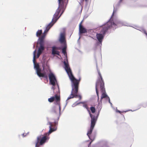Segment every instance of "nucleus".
I'll return each instance as SVG.
<instances>
[{
  "label": "nucleus",
  "instance_id": "f257e3e1",
  "mask_svg": "<svg viewBox=\"0 0 147 147\" xmlns=\"http://www.w3.org/2000/svg\"><path fill=\"white\" fill-rule=\"evenodd\" d=\"M65 65V69L67 72L69 76L71 82L72 89L71 94L67 98V100H68L74 98H79V100L82 98V96L78 94L79 84L80 79L79 80L76 79L73 76L71 70L70 69L68 63L65 61H64Z\"/></svg>",
  "mask_w": 147,
  "mask_h": 147
},
{
  "label": "nucleus",
  "instance_id": "f03ea898",
  "mask_svg": "<svg viewBox=\"0 0 147 147\" xmlns=\"http://www.w3.org/2000/svg\"><path fill=\"white\" fill-rule=\"evenodd\" d=\"M98 74L99 77L98 78L96 84V90L98 98H99V93L98 88L100 87L101 92L102 93L101 97V99L107 97L109 99V102H110V100L109 97H107L106 94L105 88V83L99 71H98Z\"/></svg>",
  "mask_w": 147,
  "mask_h": 147
},
{
  "label": "nucleus",
  "instance_id": "7ed1b4c3",
  "mask_svg": "<svg viewBox=\"0 0 147 147\" xmlns=\"http://www.w3.org/2000/svg\"><path fill=\"white\" fill-rule=\"evenodd\" d=\"M115 25L116 24L113 22L109 21L100 27V33H97L96 35L97 39L100 43H102L106 32L108 29L114 27V26L115 27Z\"/></svg>",
  "mask_w": 147,
  "mask_h": 147
},
{
  "label": "nucleus",
  "instance_id": "20e7f679",
  "mask_svg": "<svg viewBox=\"0 0 147 147\" xmlns=\"http://www.w3.org/2000/svg\"><path fill=\"white\" fill-rule=\"evenodd\" d=\"M59 7L53 15L52 22L55 23L60 17L64 12L65 9L64 7L65 4L66 6L68 3V0H58Z\"/></svg>",
  "mask_w": 147,
  "mask_h": 147
},
{
  "label": "nucleus",
  "instance_id": "39448f33",
  "mask_svg": "<svg viewBox=\"0 0 147 147\" xmlns=\"http://www.w3.org/2000/svg\"><path fill=\"white\" fill-rule=\"evenodd\" d=\"M88 111L91 118V125L90 129L89 130H88L87 133V135L89 138H90V135L91 134L97 121L98 116L99 114V111L98 114L96 116L91 114L89 110Z\"/></svg>",
  "mask_w": 147,
  "mask_h": 147
},
{
  "label": "nucleus",
  "instance_id": "423d86ee",
  "mask_svg": "<svg viewBox=\"0 0 147 147\" xmlns=\"http://www.w3.org/2000/svg\"><path fill=\"white\" fill-rule=\"evenodd\" d=\"M48 100L50 102H52L55 100L57 104L59 106V111L60 112L61 111V107L60 105V97L59 96H58V95L56 94L55 95V96L49 98Z\"/></svg>",
  "mask_w": 147,
  "mask_h": 147
},
{
  "label": "nucleus",
  "instance_id": "0eeeda50",
  "mask_svg": "<svg viewBox=\"0 0 147 147\" xmlns=\"http://www.w3.org/2000/svg\"><path fill=\"white\" fill-rule=\"evenodd\" d=\"M50 84L53 85L52 88L54 90V86H55L56 82H57V80L54 74L52 73H50L49 75Z\"/></svg>",
  "mask_w": 147,
  "mask_h": 147
},
{
  "label": "nucleus",
  "instance_id": "6e6552de",
  "mask_svg": "<svg viewBox=\"0 0 147 147\" xmlns=\"http://www.w3.org/2000/svg\"><path fill=\"white\" fill-rule=\"evenodd\" d=\"M82 22L79 24V31L81 34L85 33H86L87 30L86 29L83 27L82 25Z\"/></svg>",
  "mask_w": 147,
  "mask_h": 147
},
{
  "label": "nucleus",
  "instance_id": "1a4fd4ad",
  "mask_svg": "<svg viewBox=\"0 0 147 147\" xmlns=\"http://www.w3.org/2000/svg\"><path fill=\"white\" fill-rule=\"evenodd\" d=\"M46 33H45L44 32L42 35L39 38V43L42 44H44V40L45 37L46 35Z\"/></svg>",
  "mask_w": 147,
  "mask_h": 147
},
{
  "label": "nucleus",
  "instance_id": "9d476101",
  "mask_svg": "<svg viewBox=\"0 0 147 147\" xmlns=\"http://www.w3.org/2000/svg\"><path fill=\"white\" fill-rule=\"evenodd\" d=\"M55 23L51 22L50 23H49L46 27V29L45 31V33H47L51 27Z\"/></svg>",
  "mask_w": 147,
  "mask_h": 147
},
{
  "label": "nucleus",
  "instance_id": "9b49d317",
  "mask_svg": "<svg viewBox=\"0 0 147 147\" xmlns=\"http://www.w3.org/2000/svg\"><path fill=\"white\" fill-rule=\"evenodd\" d=\"M34 67L36 68V73L37 74H38L41 72V69L40 68L39 65L38 64H34Z\"/></svg>",
  "mask_w": 147,
  "mask_h": 147
},
{
  "label": "nucleus",
  "instance_id": "f8f14e48",
  "mask_svg": "<svg viewBox=\"0 0 147 147\" xmlns=\"http://www.w3.org/2000/svg\"><path fill=\"white\" fill-rule=\"evenodd\" d=\"M39 44L40 45V47L38 48V52L42 53L43 51L45 49L44 44Z\"/></svg>",
  "mask_w": 147,
  "mask_h": 147
},
{
  "label": "nucleus",
  "instance_id": "ddd939ff",
  "mask_svg": "<svg viewBox=\"0 0 147 147\" xmlns=\"http://www.w3.org/2000/svg\"><path fill=\"white\" fill-rule=\"evenodd\" d=\"M56 50L55 49V48L52 47V54L53 55H59V52L58 51Z\"/></svg>",
  "mask_w": 147,
  "mask_h": 147
},
{
  "label": "nucleus",
  "instance_id": "4468645a",
  "mask_svg": "<svg viewBox=\"0 0 147 147\" xmlns=\"http://www.w3.org/2000/svg\"><path fill=\"white\" fill-rule=\"evenodd\" d=\"M38 75L39 77H43L45 78L46 79H48V76L45 74V73H43L40 72L38 74Z\"/></svg>",
  "mask_w": 147,
  "mask_h": 147
},
{
  "label": "nucleus",
  "instance_id": "2eb2a0df",
  "mask_svg": "<svg viewBox=\"0 0 147 147\" xmlns=\"http://www.w3.org/2000/svg\"><path fill=\"white\" fill-rule=\"evenodd\" d=\"M60 41L61 43H63L65 41V36L63 34H61L60 39Z\"/></svg>",
  "mask_w": 147,
  "mask_h": 147
},
{
  "label": "nucleus",
  "instance_id": "dca6fc26",
  "mask_svg": "<svg viewBox=\"0 0 147 147\" xmlns=\"http://www.w3.org/2000/svg\"><path fill=\"white\" fill-rule=\"evenodd\" d=\"M42 33V30H38L36 33V36L37 37L40 36Z\"/></svg>",
  "mask_w": 147,
  "mask_h": 147
},
{
  "label": "nucleus",
  "instance_id": "f3484780",
  "mask_svg": "<svg viewBox=\"0 0 147 147\" xmlns=\"http://www.w3.org/2000/svg\"><path fill=\"white\" fill-rule=\"evenodd\" d=\"M36 51V50H35L34 51V52H33V62L34 64L35 63V62Z\"/></svg>",
  "mask_w": 147,
  "mask_h": 147
},
{
  "label": "nucleus",
  "instance_id": "a211bd4d",
  "mask_svg": "<svg viewBox=\"0 0 147 147\" xmlns=\"http://www.w3.org/2000/svg\"><path fill=\"white\" fill-rule=\"evenodd\" d=\"M66 48V47H65L62 49V52L65 55H67Z\"/></svg>",
  "mask_w": 147,
  "mask_h": 147
},
{
  "label": "nucleus",
  "instance_id": "6ab92c4d",
  "mask_svg": "<svg viewBox=\"0 0 147 147\" xmlns=\"http://www.w3.org/2000/svg\"><path fill=\"white\" fill-rule=\"evenodd\" d=\"M90 109L92 113H94L95 112V109L94 107H91L90 108Z\"/></svg>",
  "mask_w": 147,
  "mask_h": 147
},
{
  "label": "nucleus",
  "instance_id": "aec40b11",
  "mask_svg": "<svg viewBox=\"0 0 147 147\" xmlns=\"http://www.w3.org/2000/svg\"><path fill=\"white\" fill-rule=\"evenodd\" d=\"M83 106L85 108H86L87 109H88V106L87 104H84L83 105Z\"/></svg>",
  "mask_w": 147,
  "mask_h": 147
},
{
  "label": "nucleus",
  "instance_id": "412c9836",
  "mask_svg": "<svg viewBox=\"0 0 147 147\" xmlns=\"http://www.w3.org/2000/svg\"><path fill=\"white\" fill-rule=\"evenodd\" d=\"M41 54V53H39V52H38V53H37V57H36V58H38L39 57L40 55V54Z\"/></svg>",
  "mask_w": 147,
  "mask_h": 147
},
{
  "label": "nucleus",
  "instance_id": "4be33fe9",
  "mask_svg": "<svg viewBox=\"0 0 147 147\" xmlns=\"http://www.w3.org/2000/svg\"><path fill=\"white\" fill-rule=\"evenodd\" d=\"M142 32L144 34H145L147 36V33L146 32L145 30L143 29L142 30Z\"/></svg>",
  "mask_w": 147,
  "mask_h": 147
},
{
  "label": "nucleus",
  "instance_id": "5701e85b",
  "mask_svg": "<svg viewBox=\"0 0 147 147\" xmlns=\"http://www.w3.org/2000/svg\"><path fill=\"white\" fill-rule=\"evenodd\" d=\"M53 47L55 48V49L56 50H60L61 48L60 47Z\"/></svg>",
  "mask_w": 147,
  "mask_h": 147
},
{
  "label": "nucleus",
  "instance_id": "b1692460",
  "mask_svg": "<svg viewBox=\"0 0 147 147\" xmlns=\"http://www.w3.org/2000/svg\"><path fill=\"white\" fill-rule=\"evenodd\" d=\"M116 111H117V112H118V113H123V112H125V111H123V112H121V111H119V110H116Z\"/></svg>",
  "mask_w": 147,
  "mask_h": 147
},
{
  "label": "nucleus",
  "instance_id": "393cba45",
  "mask_svg": "<svg viewBox=\"0 0 147 147\" xmlns=\"http://www.w3.org/2000/svg\"><path fill=\"white\" fill-rule=\"evenodd\" d=\"M53 112H54V113H56V111H55V110H54V111H53Z\"/></svg>",
  "mask_w": 147,
  "mask_h": 147
},
{
  "label": "nucleus",
  "instance_id": "a878e982",
  "mask_svg": "<svg viewBox=\"0 0 147 147\" xmlns=\"http://www.w3.org/2000/svg\"><path fill=\"white\" fill-rule=\"evenodd\" d=\"M85 0L86 1H87L88 0Z\"/></svg>",
  "mask_w": 147,
  "mask_h": 147
}]
</instances>
